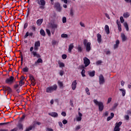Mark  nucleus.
<instances>
[{
	"label": "nucleus",
	"instance_id": "obj_14",
	"mask_svg": "<svg viewBox=\"0 0 131 131\" xmlns=\"http://www.w3.org/2000/svg\"><path fill=\"white\" fill-rule=\"evenodd\" d=\"M77 85V82H76V80L73 81L72 83V89L73 91L75 90L76 89V85Z\"/></svg>",
	"mask_w": 131,
	"mask_h": 131
},
{
	"label": "nucleus",
	"instance_id": "obj_18",
	"mask_svg": "<svg viewBox=\"0 0 131 131\" xmlns=\"http://www.w3.org/2000/svg\"><path fill=\"white\" fill-rule=\"evenodd\" d=\"M119 43H120L119 40H117L116 41V43L114 45V50H116V49H118V47H119Z\"/></svg>",
	"mask_w": 131,
	"mask_h": 131
},
{
	"label": "nucleus",
	"instance_id": "obj_48",
	"mask_svg": "<svg viewBox=\"0 0 131 131\" xmlns=\"http://www.w3.org/2000/svg\"><path fill=\"white\" fill-rule=\"evenodd\" d=\"M59 75H60V76H63V75H64V71L62 70L60 71Z\"/></svg>",
	"mask_w": 131,
	"mask_h": 131
},
{
	"label": "nucleus",
	"instance_id": "obj_11",
	"mask_svg": "<svg viewBox=\"0 0 131 131\" xmlns=\"http://www.w3.org/2000/svg\"><path fill=\"white\" fill-rule=\"evenodd\" d=\"M28 36H29V37H34V36L33 35V33L32 32H27L24 36V38H27Z\"/></svg>",
	"mask_w": 131,
	"mask_h": 131
},
{
	"label": "nucleus",
	"instance_id": "obj_1",
	"mask_svg": "<svg viewBox=\"0 0 131 131\" xmlns=\"http://www.w3.org/2000/svg\"><path fill=\"white\" fill-rule=\"evenodd\" d=\"M94 103L97 106H98L99 111L102 112L104 110V103L101 101H98L96 99L93 100Z\"/></svg>",
	"mask_w": 131,
	"mask_h": 131
},
{
	"label": "nucleus",
	"instance_id": "obj_40",
	"mask_svg": "<svg viewBox=\"0 0 131 131\" xmlns=\"http://www.w3.org/2000/svg\"><path fill=\"white\" fill-rule=\"evenodd\" d=\"M85 92L87 94V95H89V96L91 95V93H90V90H89V88H85Z\"/></svg>",
	"mask_w": 131,
	"mask_h": 131
},
{
	"label": "nucleus",
	"instance_id": "obj_63",
	"mask_svg": "<svg viewBox=\"0 0 131 131\" xmlns=\"http://www.w3.org/2000/svg\"><path fill=\"white\" fill-rule=\"evenodd\" d=\"M61 2H62V3H64V4H68V0H61Z\"/></svg>",
	"mask_w": 131,
	"mask_h": 131
},
{
	"label": "nucleus",
	"instance_id": "obj_13",
	"mask_svg": "<svg viewBox=\"0 0 131 131\" xmlns=\"http://www.w3.org/2000/svg\"><path fill=\"white\" fill-rule=\"evenodd\" d=\"M39 63H41V64H42V59L41 58H39L37 61L35 62V63L34 64V66H38V64Z\"/></svg>",
	"mask_w": 131,
	"mask_h": 131
},
{
	"label": "nucleus",
	"instance_id": "obj_45",
	"mask_svg": "<svg viewBox=\"0 0 131 131\" xmlns=\"http://www.w3.org/2000/svg\"><path fill=\"white\" fill-rule=\"evenodd\" d=\"M18 127L19 128V129H23V125L22 124H19L18 125Z\"/></svg>",
	"mask_w": 131,
	"mask_h": 131
},
{
	"label": "nucleus",
	"instance_id": "obj_61",
	"mask_svg": "<svg viewBox=\"0 0 131 131\" xmlns=\"http://www.w3.org/2000/svg\"><path fill=\"white\" fill-rule=\"evenodd\" d=\"M57 42L56 40H53L52 41V45H54V46H56L57 45Z\"/></svg>",
	"mask_w": 131,
	"mask_h": 131
},
{
	"label": "nucleus",
	"instance_id": "obj_31",
	"mask_svg": "<svg viewBox=\"0 0 131 131\" xmlns=\"http://www.w3.org/2000/svg\"><path fill=\"white\" fill-rule=\"evenodd\" d=\"M123 25H124L126 31H128L129 28H128V25H127V23L124 22L123 23Z\"/></svg>",
	"mask_w": 131,
	"mask_h": 131
},
{
	"label": "nucleus",
	"instance_id": "obj_54",
	"mask_svg": "<svg viewBox=\"0 0 131 131\" xmlns=\"http://www.w3.org/2000/svg\"><path fill=\"white\" fill-rule=\"evenodd\" d=\"M114 131H120V128H117L116 127H115Z\"/></svg>",
	"mask_w": 131,
	"mask_h": 131
},
{
	"label": "nucleus",
	"instance_id": "obj_24",
	"mask_svg": "<svg viewBox=\"0 0 131 131\" xmlns=\"http://www.w3.org/2000/svg\"><path fill=\"white\" fill-rule=\"evenodd\" d=\"M58 64L59 65V67L60 68H63V67H65V64H64L63 62H62V61L58 60Z\"/></svg>",
	"mask_w": 131,
	"mask_h": 131
},
{
	"label": "nucleus",
	"instance_id": "obj_23",
	"mask_svg": "<svg viewBox=\"0 0 131 131\" xmlns=\"http://www.w3.org/2000/svg\"><path fill=\"white\" fill-rule=\"evenodd\" d=\"M42 22H43V19H39L37 20L36 24L38 25V26H40V25L42 24Z\"/></svg>",
	"mask_w": 131,
	"mask_h": 131
},
{
	"label": "nucleus",
	"instance_id": "obj_3",
	"mask_svg": "<svg viewBox=\"0 0 131 131\" xmlns=\"http://www.w3.org/2000/svg\"><path fill=\"white\" fill-rule=\"evenodd\" d=\"M83 45L86 48V51L90 52L91 51V42H88V40L84 39L83 41Z\"/></svg>",
	"mask_w": 131,
	"mask_h": 131
},
{
	"label": "nucleus",
	"instance_id": "obj_33",
	"mask_svg": "<svg viewBox=\"0 0 131 131\" xmlns=\"http://www.w3.org/2000/svg\"><path fill=\"white\" fill-rule=\"evenodd\" d=\"M89 74L90 76H91V77H94V76H95V71H93L92 72H90L89 73Z\"/></svg>",
	"mask_w": 131,
	"mask_h": 131
},
{
	"label": "nucleus",
	"instance_id": "obj_60",
	"mask_svg": "<svg viewBox=\"0 0 131 131\" xmlns=\"http://www.w3.org/2000/svg\"><path fill=\"white\" fill-rule=\"evenodd\" d=\"M104 15L106 17V18H107V19H110V16H109V14L105 13H104Z\"/></svg>",
	"mask_w": 131,
	"mask_h": 131
},
{
	"label": "nucleus",
	"instance_id": "obj_16",
	"mask_svg": "<svg viewBox=\"0 0 131 131\" xmlns=\"http://www.w3.org/2000/svg\"><path fill=\"white\" fill-rule=\"evenodd\" d=\"M50 27H51L52 29H56L58 28V24L55 23H52L50 24Z\"/></svg>",
	"mask_w": 131,
	"mask_h": 131
},
{
	"label": "nucleus",
	"instance_id": "obj_34",
	"mask_svg": "<svg viewBox=\"0 0 131 131\" xmlns=\"http://www.w3.org/2000/svg\"><path fill=\"white\" fill-rule=\"evenodd\" d=\"M31 30H33V31H36V27L34 25H32V26L30 27Z\"/></svg>",
	"mask_w": 131,
	"mask_h": 131
},
{
	"label": "nucleus",
	"instance_id": "obj_17",
	"mask_svg": "<svg viewBox=\"0 0 131 131\" xmlns=\"http://www.w3.org/2000/svg\"><path fill=\"white\" fill-rule=\"evenodd\" d=\"M121 37L122 41H126V40H127V37L125 36V34H124V33H121Z\"/></svg>",
	"mask_w": 131,
	"mask_h": 131
},
{
	"label": "nucleus",
	"instance_id": "obj_4",
	"mask_svg": "<svg viewBox=\"0 0 131 131\" xmlns=\"http://www.w3.org/2000/svg\"><path fill=\"white\" fill-rule=\"evenodd\" d=\"M33 47H31L30 48V51L31 53V54L33 56V57H36V58H40V54L37 53V51H33Z\"/></svg>",
	"mask_w": 131,
	"mask_h": 131
},
{
	"label": "nucleus",
	"instance_id": "obj_57",
	"mask_svg": "<svg viewBox=\"0 0 131 131\" xmlns=\"http://www.w3.org/2000/svg\"><path fill=\"white\" fill-rule=\"evenodd\" d=\"M10 122H5V123H0V125H5V124H9Z\"/></svg>",
	"mask_w": 131,
	"mask_h": 131
},
{
	"label": "nucleus",
	"instance_id": "obj_27",
	"mask_svg": "<svg viewBox=\"0 0 131 131\" xmlns=\"http://www.w3.org/2000/svg\"><path fill=\"white\" fill-rule=\"evenodd\" d=\"M113 117H114V113H111V116H109L107 118V119H106L107 121H110V120H111V119H112Z\"/></svg>",
	"mask_w": 131,
	"mask_h": 131
},
{
	"label": "nucleus",
	"instance_id": "obj_29",
	"mask_svg": "<svg viewBox=\"0 0 131 131\" xmlns=\"http://www.w3.org/2000/svg\"><path fill=\"white\" fill-rule=\"evenodd\" d=\"M130 14L128 12H124L123 14L124 18H128Z\"/></svg>",
	"mask_w": 131,
	"mask_h": 131
},
{
	"label": "nucleus",
	"instance_id": "obj_32",
	"mask_svg": "<svg viewBox=\"0 0 131 131\" xmlns=\"http://www.w3.org/2000/svg\"><path fill=\"white\" fill-rule=\"evenodd\" d=\"M40 33L42 36H46V32L43 29H41L40 31Z\"/></svg>",
	"mask_w": 131,
	"mask_h": 131
},
{
	"label": "nucleus",
	"instance_id": "obj_28",
	"mask_svg": "<svg viewBox=\"0 0 131 131\" xmlns=\"http://www.w3.org/2000/svg\"><path fill=\"white\" fill-rule=\"evenodd\" d=\"M76 49L79 53H81V52H82V50H83L80 45H78Z\"/></svg>",
	"mask_w": 131,
	"mask_h": 131
},
{
	"label": "nucleus",
	"instance_id": "obj_25",
	"mask_svg": "<svg viewBox=\"0 0 131 131\" xmlns=\"http://www.w3.org/2000/svg\"><path fill=\"white\" fill-rule=\"evenodd\" d=\"M117 24L118 25V30L120 32L121 31V30H122V29H121V24H120V21H119L118 20H117Z\"/></svg>",
	"mask_w": 131,
	"mask_h": 131
},
{
	"label": "nucleus",
	"instance_id": "obj_52",
	"mask_svg": "<svg viewBox=\"0 0 131 131\" xmlns=\"http://www.w3.org/2000/svg\"><path fill=\"white\" fill-rule=\"evenodd\" d=\"M58 125L60 126V127H63V124L62 123V122L59 121L58 122Z\"/></svg>",
	"mask_w": 131,
	"mask_h": 131
},
{
	"label": "nucleus",
	"instance_id": "obj_6",
	"mask_svg": "<svg viewBox=\"0 0 131 131\" xmlns=\"http://www.w3.org/2000/svg\"><path fill=\"white\" fill-rule=\"evenodd\" d=\"M38 5H39L40 6L39 8L41 10H43L45 9V6H46V1L45 0H39L37 2Z\"/></svg>",
	"mask_w": 131,
	"mask_h": 131
},
{
	"label": "nucleus",
	"instance_id": "obj_49",
	"mask_svg": "<svg viewBox=\"0 0 131 131\" xmlns=\"http://www.w3.org/2000/svg\"><path fill=\"white\" fill-rule=\"evenodd\" d=\"M28 27V24L27 23H26L24 24V29H26V28H27Z\"/></svg>",
	"mask_w": 131,
	"mask_h": 131
},
{
	"label": "nucleus",
	"instance_id": "obj_43",
	"mask_svg": "<svg viewBox=\"0 0 131 131\" xmlns=\"http://www.w3.org/2000/svg\"><path fill=\"white\" fill-rule=\"evenodd\" d=\"M62 23H66L67 22V19L66 17H63L62 19Z\"/></svg>",
	"mask_w": 131,
	"mask_h": 131
},
{
	"label": "nucleus",
	"instance_id": "obj_2",
	"mask_svg": "<svg viewBox=\"0 0 131 131\" xmlns=\"http://www.w3.org/2000/svg\"><path fill=\"white\" fill-rule=\"evenodd\" d=\"M57 89H58V86L57 84H54L52 86H49L46 89V93L51 94L55 92V91H57Z\"/></svg>",
	"mask_w": 131,
	"mask_h": 131
},
{
	"label": "nucleus",
	"instance_id": "obj_44",
	"mask_svg": "<svg viewBox=\"0 0 131 131\" xmlns=\"http://www.w3.org/2000/svg\"><path fill=\"white\" fill-rule=\"evenodd\" d=\"M46 32L49 36H51V31H50V30L47 29Z\"/></svg>",
	"mask_w": 131,
	"mask_h": 131
},
{
	"label": "nucleus",
	"instance_id": "obj_39",
	"mask_svg": "<svg viewBox=\"0 0 131 131\" xmlns=\"http://www.w3.org/2000/svg\"><path fill=\"white\" fill-rule=\"evenodd\" d=\"M85 73V70H82V71H81V75L83 77H85V74H84Z\"/></svg>",
	"mask_w": 131,
	"mask_h": 131
},
{
	"label": "nucleus",
	"instance_id": "obj_42",
	"mask_svg": "<svg viewBox=\"0 0 131 131\" xmlns=\"http://www.w3.org/2000/svg\"><path fill=\"white\" fill-rule=\"evenodd\" d=\"M28 68L27 67H26L25 68L23 69V71L24 72H28Z\"/></svg>",
	"mask_w": 131,
	"mask_h": 131
},
{
	"label": "nucleus",
	"instance_id": "obj_47",
	"mask_svg": "<svg viewBox=\"0 0 131 131\" xmlns=\"http://www.w3.org/2000/svg\"><path fill=\"white\" fill-rule=\"evenodd\" d=\"M120 20L121 23H123V22H124V19H123V17L122 16H121L120 17Z\"/></svg>",
	"mask_w": 131,
	"mask_h": 131
},
{
	"label": "nucleus",
	"instance_id": "obj_12",
	"mask_svg": "<svg viewBox=\"0 0 131 131\" xmlns=\"http://www.w3.org/2000/svg\"><path fill=\"white\" fill-rule=\"evenodd\" d=\"M54 7L57 10V11H58V12H61L62 8H61L60 4L58 3H55Z\"/></svg>",
	"mask_w": 131,
	"mask_h": 131
},
{
	"label": "nucleus",
	"instance_id": "obj_56",
	"mask_svg": "<svg viewBox=\"0 0 131 131\" xmlns=\"http://www.w3.org/2000/svg\"><path fill=\"white\" fill-rule=\"evenodd\" d=\"M112 101V98L111 97L108 98L107 100V104L110 103V102Z\"/></svg>",
	"mask_w": 131,
	"mask_h": 131
},
{
	"label": "nucleus",
	"instance_id": "obj_36",
	"mask_svg": "<svg viewBox=\"0 0 131 131\" xmlns=\"http://www.w3.org/2000/svg\"><path fill=\"white\" fill-rule=\"evenodd\" d=\"M70 15L71 17H73L74 16V11H73V10L71 9L70 10Z\"/></svg>",
	"mask_w": 131,
	"mask_h": 131
},
{
	"label": "nucleus",
	"instance_id": "obj_50",
	"mask_svg": "<svg viewBox=\"0 0 131 131\" xmlns=\"http://www.w3.org/2000/svg\"><path fill=\"white\" fill-rule=\"evenodd\" d=\"M96 65H100V64H102V61L98 60L96 63Z\"/></svg>",
	"mask_w": 131,
	"mask_h": 131
},
{
	"label": "nucleus",
	"instance_id": "obj_41",
	"mask_svg": "<svg viewBox=\"0 0 131 131\" xmlns=\"http://www.w3.org/2000/svg\"><path fill=\"white\" fill-rule=\"evenodd\" d=\"M58 84L59 86H60V88H63V82L59 81L58 82Z\"/></svg>",
	"mask_w": 131,
	"mask_h": 131
},
{
	"label": "nucleus",
	"instance_id": "obj_30",
	"mask_svg": "<svg viewBox=\"0 0 131 131\" xmlns=\"http://www.w3.org/2000/svg\"><path fill=\"white\" fill-rule=\"evenodd\" d=\"M121 124H122V122L121 121H120L118 123H116L115 127H117L118 128H119Z\"/></svg>",
	"mask_w": 131,
	"mask_h": 131
},
{
	"label": "nucleus",
	"instance_id": "obj_59",
	"mask_svg": "<svg viewBox=\"0 0 131 131\" xmlns=\"http://www.w3.org/2000/svg\"><path fill=\"white\" fill-rule=\"evenodd\" d=\"M124 118L126 120H128V119H129V116H128V115H125Z\"/></svg>",
	"mask_w": 131,
	"mask_h": 131
},
{
	"label": "nucleus",
	"instance_id": "obj_46",
	"mask_svg": "<svg viewBox=\"0 0 131 131\" xmlns=\"http://www.w3.org/2000/svg\"><path fill=\"white\" fill-rule=\"evenodd\" d=\"M25 82L23 81V80H20L19 81V85L22 86L24 84Z\"/></svg>",
	"mask_w": 131,
	"mask_h": 131
},
{
	"label": "nucleus",
	"instance_id": "obj_35",
	"mask_svg": "<svg viewBox=\"0 0 131 131\" xmlns=\"http://www.w3.org/2000/svg\"><path fill=\"white\" fill-rule=\"evenodd\" d=\"M108 115H109V112L106 111L103 113L102 116L103 117H107V116H108Z\"/></svg>",
	"mask_w": 131,
	"mask_h": 131
},
{
	"label": "nucleus",
	"instance_id": "obj_7",
	"mask_svg": "<svg viewBox=\"0 0 131 131\" xmlns=\"http://www.w3.org/2000/svg\"><path fill=\"white\" fill-rule=\"evenodd\" d=\"M83 63L84 64V67H88L90 64H91V61L88 57H84L83 59Z\"/></svg>",
	"mask_w": 131,
	"mask_h": 131
},
{
	"label": "nucleus",
	"instance_id": "obj_15",
	"mask_svg": "<svg viewBox=\"0 0 131 131\" xmlns=\"http://www.w3.org/2000/svg\"><path fill=\"white\" fill-rule=\"evenodd\" d=\"M78 115L79 116L76 117V120L77 121H81V119H82V114L79 112Z\"/></svg>",
	"mask_w": 131,
	"mask_h": 131
},
{
	"label": "nucleus",
	"instance_id": "obj_19",
	"mask_svg": "<svg viewBox=\"0 0 131 131\" xmlns=\"http://www.w3.org/2000/svg\"><path fill=\"white\" fill-rule=\"evenodd\" d=\"M97 41L98 43H101V41H102V36L99 33L97 34Z\"/></svg>",
	"mask_w": 131,
	"mask_h": 131
},
{
	"label": "nucleus",
	"instance_id": "obj_62",
	"mask_svg": "<svg viewBox=\"0 0 131 131\" xmlns=\"http://www.w3.org/2000/svg\"><path fill=\"white\" fill-rule=\"evenodd\" d=\"M61 115H62V116H64V117H65V116H66V113H65V112H62L61 113Z\"/></svg>",
	"mask_w": 131,
	"mask_h": 131
},
{
	"label": "nucleus",
	"instance_id": "obj_38",
	"mask_svg": "<svg viewBox=\"0 0 131 131\" xmlns=\"http://www.w3.org/2000/svg\"><path fill=\"white\" fill-rule=\"evenodd\" d=\"M33 128V126H30L29 127L27 128L25 131H30Z\"/></svg>",
	"mask_w": 131,
	"mask_h": 131
},
{
	"label": "nucleus",
	"instance_id": "obj_26",
	"mask_svg": "<svg viewBox=\"0 0 131 131\" xmlns=\"http://www.w3.org/2000/svg\"><path fill=\"white\" fill-rule=\"evenodd\" d=\"M120 92H121L122 95L123 97H124L125 96V94H126V91L124 89H119Z\"/></svg>",
	"mask_w": 131,
	"mask_h": 131
},
{
	"label": "nucleus",
	"instance_id": "obj_53",
	"mask_svg": "<svg viewBox=\"0 0 131 131\" xmlns=\"http://www.w3.org/2000/svg\"><path fill=\"white\" fill-rule=\"evenodd\" d=\"M80 26H81V27H85L84 24L83 23H82V21L80 22Z\"/></svg>",
	"mask_w": 131,
	"mask_h": 131
},
{
	"label": "nucleus",
	"instance_id": "obj_20",
	"mask_svg": "<svg viewBox=\"0 0 131 131\" xmlns=\"http://www.w3.org/2000/svg\"><path fill=\"white\" fill-rule=\"evenodd\" d=\"M49 115L52 116V117H54L55 118L58 117V113L56 112H52L49 114Z\"/></svg>",
	"mask_w": 131,
	"mask_h": 131
},
{
	"label": "nucleus",
	"instance_id": "obj_64",
	"mask_svg": "<svg viewBox=\"0 0 131 131\" xmlns=\"http://www.w3.org/2000/svg\"><path fill=\"white\" fill-rule=\"evenodd\" d=\"M48 131H54L52 128H47Z\"/></svg>",
	"mask_w": 131,
	"mask_h": 131
},
{
	"label": "nucleus",
	"instance_id": "obj_21",
	"mask_svg": "<svg viewBox=\"0 0 131 131\" xmlns=\"http://www.w3.org/2000/svg\"><path fill=\"white\" fill-rule=\"evenodd\" d=\"M104 30L107 34L110 33V30L109 29V26L106 25L104 27Z\"/></svg>",
	"mask_w": 131,
	"mask_h": 131
},
{
	"label": "nucleus",
	"instance_id": "obj_51",
	"mask_svg": "<svg viewBox=\"0 0 131 131\" xmlns=\"http://www.w3.org/2000/svg\"><path fill=\"white\" fill-rule=\"evenodd\" d=\"M29 78H30V79L31 81V80H33L35 79H34V77H33V76H32V75H30Z\"/></svg>",
	"mask_w": 131,
	"mask_h": 131
},
{
	"label": "nucleus",
	"instance_id": "obj_55",
	"mask_svg": "<svg viewBox=\"0 0 131 131\" xmlns=\"http://www.w3.org/2000/svg\"><path fill=\"white\" fill-rule=\"evenodd\" d=\"M62 58L63 59V60H65V59L67 58V55H66V54H63L62 55Z\"/></svg>",
	"mask_w": 131,
	"mask_h": 131
},
{
	"label": "nucleus",
	"instance_id": "obj_5",
	"mask_svg": "<svg viewBox=\"0 0 131 131\" xmlns=\"http://www.w3.org/2000/svg\"><path fill=\"white\" fill-rule=\"evenodd\" d=\"M15 80H16L13 76H10L9 78H8L6 79L5 82L8 84H12V83H14Z\"/></svg>",
	"mask_w": 131,
	"mask_h": 131
},
{
	"label": "nucleus",
	"instance_id": "obj_10",
	"mask_svg": "<svg viewBox=\"0 0 131 131\" xmlns=\"http://www.w3.org/2000/svg\"><path fill=\"white\" fill-rule=\"evenodd\" d=\"M99 84H104V83H105V79L103 75L101 74L99 75Z\"/></svg>",
	"mask_w": 131,
	"mask_h": 131
},
{
	"label": "nucleus",
	"instance_id": "obj_37",
	"mask_svg": "<svg viewBox=\"0 0 131 131\" xmlns=\"http://www.w3.org/2000/svg\"><path fill=\"white\" fill-rule=\"evenodd\" d=\"M61 36L63 38H67V37H68V35H67V34H62L61 35Z\"/></svg>",
	"mask_w": 131,
	"mask_h": 131
},
{
	"label": "nucleus",
	"instance_id": "obj_8",
	"mask_svg": "<svg viewBox=\"0 0 131 131\" xmlns=\"http://www.w3.org/2000/svg\"><path fill=\"white\" fill-rule=\"evenodd\" d=\"M3 91H4V93H8V94H10L12 92V89L11 88L8 86H3Z\"/></svg>",
	"mask_w": 131,
	"mask_h": 131
},
{
	"label": "nucleus",
	"instance_id": "obj_22",
	"mask_svg": "<svg viewBox=\"0 0 131 131\" xmlns=\"http://www.w3.org/2000/svg\"><path fill=\"white\" fill-rule=\"evenodd\" d=\"M74 48V45H73V43H71L69 46V49H68L69 53H71Z\"/></svg>",
	"mask_w": 131,
	"mask_h": 131
},
{
	"label": "nucleus",
	"instance_id": "obj_9",
	"mask_svg": "<svg viewBox=\"0 0 131 131\" xmlns=\"http://www.w3.org/2000/svg\"><path fill=\"white\" fill-rule=\"evenodd\" d=\"M39 47H40V42L39 41L35 42L34 47L33 48L34 51H38V48H39Z\"/></svg>",
	"mask_w": 131,
	"mask_h": 131
},
{
	"label": "nucleus",
	"instance_id": "obj_58",
	"mask_svg": "<svg viewBox=\"0 0 131 131\" xmlns=\"http://www.w3.org/2000/svg\"><path fill=\"white\" fill-rule=\"evenodd\" d=\"M68 122V121H67V120L66 119H64L63 121H62V123L63 124H67V123Z\"/></svg>",
	"mask_w": 131,
	"mask_h": 131
}]
</instances>
